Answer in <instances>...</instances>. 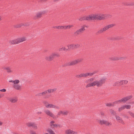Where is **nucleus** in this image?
Returning a JSON list of instances; mask_svg holds the SVG:
<instances>
[{
    "label": "nucleus",
    "instance_id": "f257e3e1",
    "mask_svg": "<svg viewBox=\"0 0 134 134\" xmlns=\"http://www.w3.org/2000/svg\"><path fill=\"white\" fill-rule=\"evenodd\" d=\"M106 79L107 78L105 77H103L101 78L99 80H96L92 83H88L86 85V87H93L95 86L98 87H101L105 83Z\"/></svg>",
    "mask_w": 134,
    "mask_h": 134
},
{
    "label": "nucleus",
    "instance_id": "f03ea898",
    "mask_svg": "<svg viewBox=\"0 0 134 134\" xmlns=\"http://www.w3.org/2000/svg\"><path fill=\"white\" fill-rule=\"evenodd\" d=\"M104 14L97 13L91 14L92 20H101L105 19Z\"/></svg>",
    "mask_w": 134,
    "mask_h": 134
},
{
    "label": "nucleus",
    "instance_id": "7ed1b4c3",
    "mask_svg": "<svg viewBox=\"0 0 134 134\" xmlns=\"http://www.w3.org/2000/svg\"><path fill=\"white\" fill-rule=\"evenodd\" d=\"M9 82L13 83V86L15 89L19 91L21 90V86L18 84L20 82V81L19 80H11L9 81Z\"/></svg>",
    "mask_w": 134,
    "mask_h": 134
},
{
    "label": "nucleus",
    "instance_id": "20e7f679",
    "mask_svg": "<svg viewBox=\"0 0 134 134\" xmlns=\"http://www.w3.org/2000/svg\"><path fill=\"white\" fill-rule=\"evenodd\" d=\"M115 25L114 24H111L108 25L104 27L103 28H102L99 30L97 32L98 34H100L103 33V32L107 30H108L109 28L112 27Z\"/></svg>",
    "mask_w": 134,
    "mask_h": 134
},
{
    "label": "nucleus",
    "instance_id": "39448f33",
    "mask_svg": "<svg viewBox=\"0 0 134 134\" xmlns=\"http://www.w3.org/2000/svg\"><path fill=\"white\" fill-rule=\"evenodd\" d=\"M86 27V26L84 25L82 26L81 28L77 30L74 32V36H77L81 34L85 30V27Z\"/></svg>",
    "mask_w": 134,
    "mask_h": 134
},
{
    "label": "nucleus",
    "instance_id": "423d86ee",
    "mask_svg": "<svg viewBox=\"0 0 134 134\" xmlns=\"http://www.w3.org/2000/svg\"><path fill=\"white\" fill-rule=\"evenodd\" d=\"M78 19L80 21H82L84 20H92L91 15H89L88 16H85L81 17H80Z\"/></svg>",
    "mask_w": 134,
    "mask_h": 134
},
{
    "label": "nucleus",
    "instance_id": "0eeeda50",
    "mask_svg": "<svg viewBox=\"0 0 134 134\" xmlns=\"http://www.w3.org/2000/svg\"><path fill=\"white\" fill-rule=\"evenodd\" d=\"M77 64L75 60H73L71 62H69L67 63H65L62 65L63 67H65L67 66H70L74 65Z\"/></svg>",
    "mask_w": 134,
    "mask_h": 134
},
{
    "label": "nucleus",
    "instance_id": "6e6552de",
    "mask_svg": "<svg viewBox=\"0 0 134 134\" xmlns=\"http://www.w3.org/2000/svg\"><path fill=\"white\" fill-rule=\"evenodd\" d=\"M46 13V11H43L37 13L36 15L34 17V19H36L40 18L42 14H44Z\"/></svg>",
    "mask_w": 134,
    "mask_h": 134
},
{
    "label": "nucleus",
    "instance_id": "1a4fd4ad",
    "mask_svg": "<svg viewBox=\"0 0 134 134\" xmlns=\"http://www.w3.org/2000/svg\"><path fill=\"white\" fill-rule=\"evenodd\" d=\"M115 117L116 121L118 122L121 123L123 125H125V123L122 119L118 115H115Z\"/></svg>",
    "mask_w": 134,
    "mask_h": 134
},
{
    "label": "nucleus",
    "instance_id": "9d476101",
    "mask_svg": "<svg viewBox=\"0 0 134 134\" xmlns=\"http://www.w3.org/2000/svg\"><path fill=\"white\" fill-rule=\"evenodd\" d=\"M44 112L48 116L53 118L54 116V114L48 109H46L44 110Z\"/></svg>",
    "mask_w": 134,
    "mask_h": 134
},
{
    "label": "nucleus",
    "instance_id": "9b49d317",
    "mask_svg": "<svg viewBox=\"0 0 134 134\" xmlns=\"http://www.w3.org/2000/svg\"><path fill=\"white\" fill-rule=\"evenodd\" d=\"M65 133L66 134H77L78 132L77 131H74L70 129H68L65 130Z\"/></svg>",
    "mask_w": 134,
    "mask_h": 134
},
{
    "label": "nucleus",
    "instance_id": "f8f14e48",
    "mask_svg": "<svg viewBox=\"0 0 134 134\" xmlns=\"http://www.w3.org/2000/svg\"><path fill=\"white\" fill-rule=\"evenodd\" d=\"M27 126L29 127H32L35 129H37V127L35 123L33 122H29L27 124Z\"/></svg>",
    "mask_w": 134,
    "mask_h": 134
},
{
    "label": "nucleus",
    "instance_id": "ddd939ff",
    "mask_svg": "<svg viewBox=\"0 0 134 134\" xmlns=\"http://www.w3.org/2000/svg\"><path fill=\"white\" fill-rule=\"evenodd\" d=\"M8 100L11 103H14L17 102L18 99L16 97H15L13 98H10Z\"/></svg>",
    "mask_w": 134,
    "mask_h": 134
},
{
    "label": "nucleus",
    "instance_id": "4468645a",
    "mask_svg": "<svg viewBox=\"0 0 134 134\" xmlns=\"http://www.w3.org/2000/svg\"><path fill=\"white\" fill-rule=\"evenodd\" d=\"M54 57L53 53L49 56H47L46 57V59L48 61H51L53 59Z\"/></svg>",
    "mask_w": 134,
    "mask_h": 134
},
{
    "label": "nucleus",
    "instance_id": "2eb2a0df",
    "mask_svg": "<svg viewBox=\"0 0 134 134\" xmlns=\"http://www.w3.org/2000/svg\"><path fill=\"white\" fill-rule=\"evenodd\" d=\"M17 39L18 43H19L20 42H22L25 41L26 40V39L25 37H22L18 38H17Z\"/></svg>",
    "mask_w": 134,
    "mask_h": 134
},
{
    "label": "nucleus",
    "instance_id": "dca6fc26",
    "mask_svg": "<svg viewBox=\"0 0 134 134\" xmlns=\"http://www.w3.org/2000/svg\"><path fill=\"white\" fill-rule=\"evenodd\" d=\"M9 43H10L13 44H18L17 39L15 40H10L9 41Z\"/></svg>",
    "mask_w": 134,
    "mask_h": 134
},
{
    "label": "nucleus",
    "instance_id": "f3484780",
    "mask_svg": "<svg viewBox=\"0 0 134 134\" xmlns=\"http://www.w3.org/2000/svg\"><path fill=\"white\" fill-rule=\"evenodd\" d=\"M24 25V23H21L20 24H18L16 25H14L13 26L15 28H18L20 27L21 26H23Z\"/></svg>",
    "mask_w": 134,
    "mask_h": 134
},
{
    "label": "nucleus",
    "instance_id": "a211bd4d",
    "mask_svg": "<svg viewBox=\"0 0 134 134\" xmlns=\"http://www.w3.org/2000/svg\"><path fill=\"white\" fill-rule=\"evenodd\" d=\"M111 60L115 61L118 60H119V57H117L116 56H113L111 57H110L109 58Z\"/></svg>",
    "mask_w": 134,
    "mask_h": 134
},
{
    "label": "nucleus",
    "instance_id": "6ab92c4d",
    "mask_svg": "<svg viewBox=\"0 0 134 134\" xmlns=\"http://www.w3.org/2000/svg\"><path fill=\"white\" fill-rule=\"evenodd\" d=\"M75 44H68L67 45V47L68 48H71L72 49H76Z\"/></svg>",
    "mask_w": 134,
    "mask_h": 134
},
{
    "label": "nucleus",
    "instance_id": "aec40b11",
    "mask_svg": "<svg viewBox=\"0 0 134 134\" xmlns=\"http://www.w3.org/2000/svg\"><path fill=\"white\" fill-rule=\"evenodd\" d=\"M57 90L56 88H54L53 89H49L47 90L48 93H52L54 92Z\"/></svg>",
    "mask_w": 134,
    "mask_h": 134
},
{
    "label": "nucleus",
    "instance_id": "412c9836",
    "mask_svg": "<svg viewBox=\"0 0 134 134\" xmlns=\"http://www.w3.org/2000/svg\"><path fill=\"white\" fill-rule=\"evenodd\" d=\"M4 69L7 70L8 73H10L13 72V71L11 70L10 68L9 67H6Z\"/></svg>",
    "mask_w": 134,
    "mask_h": 134
},
{
    "label": "nucleus",
    "instance_id": "4be33fe9",
    "mask_svg": "<svg viewBox=\"0 0 134 134\" xmlns=\"http://www.w3.org/2000/svg\"><path fill=\"white\" fill-rule=\"evenodd\" d=\"M121 39V37L119 36H116L113 37L111 39L112 40H120Z\"/></svg>",
    "mask_w": 134,
    "mask_h": 134
},
{
    "label": "nucleus",
    "instance_id": "5701e85b",
    "mask_svg": "<svg viewBox=\"0 0 134 134\" xmlns=\"http://www.w3.org/2000/svg\"><path fill=\"white\" fill-rule=\"evenodd\" d=\"M94 80V78H91L90 79L87 80L85 82L88 83L90 82V83H92Z\"/></svg>",
    "mask_w": 134,
    "mask_h": 134
},
{
    "label": "nucleus",
    "instance_id": "b1692460",
    "mask_svg": "<svg viewBox=\"0 0 134 134\" xmlns=\"http://www.w3.org/2000/svg\"><path fill=\"white\" fill-rule=\"evenodd\" d=\"M110 113L113 115H115L116 114V111L112 109H110L109 110Z\"/></svg>",
    "mask_w": 134,
    "mask_h": 134
},
{
    "label": "nucleus",
    "instance_id": "393cba45",
    "mask_svg": "<svg viewBox=\"0 0 134 134\" xmlns=\"http://www.w3.org/2000/svg\"><path fill=\"white\" fill-rule=\"evenodd\" d=\"M105 120H99L98 122L101 125L105 124L106 122Z\"/></svg>",
    "mask_w": 134,
    "mask_h": 134
},
{
    "label": "nucleus",
    "instance_id": "a878e982",
    "mask_svg": "<svg viewBox=\"0 0 134 134\" xmlns=\"http://www.w3.org/2000/svg\"><path fill=\"white\" fill-rule=\"evenodd\" d=\"M104 15L105 16V19L108 18H110L112 16L111 15L108 14H104Z\"/></svg>",
    "mask_w": 134,
    "mask_h": 134
},
{
    "label": "nucleus",
    "instance_id": "bb28decb",
    "mask_svg": "<svg viewBox=\"0 0 134 134\" xmlns=\"http://www.w3.org/2000/svg\"><path fill=\"white\" fill-rule=\"evenodd\" d=\"M125 108V105H123L119 108L118 109V110L119 112L121 111L122 110L124 109Z\"/></svg>",
    "mask_w": 134,
    "mask_h": 134
},
{
    "label": "nucleus",
    "instance_id": "cd10ccee",
    "mask_svg": "<svg viewBox=\"0 0 134 134\" xmlns=\"http://www.w3.org/2000/svg\"><path fill=\"white\" fill-rule=\"evenodd\" d=\"M120 100L121 102H122L124 103L127 101V99L126 98V97H125L120 99Z\"/></svg>",
    "mask_w": 134,
    "mask_h": 134
},
{
    "label": "nucleus",
    "instance_id": "c85d7f7f",
    "mask_svg": "<svg viewBox=\"0 0 134 134\" xmlns=\"http://www.w3.org/2000/svg\"><path fill=\"white\" fill-rule=\"evenodd\" d=\"M52 106V108H53L55 109H60L59 107L58 106H56L55 105L53 104Z\"/></svg>",
    "mask_w": 134,
    "mask_h": 134
},
{
    "label": "nucleus",
    "instance_id": "c756f323",
    "mask_svg": "<svg viewBox=\"0 0 134 134\" xmlns=\"http://www.w3.org/2000/svg\"><path fill=\"white\" fill-rule=\"evenodd\" d=\"M105 125L106 126H109L110 125H112V124L111 122H109L107 121L106 120Z\"/></svg>",
    "mask_w": 134,
    "mask_h": 134
},
{
    "label": "nucleus",
    "instance_id": "7c9ffc66",
    "mask_svg": "<svg viewBox=\"0 0 134 134\" xmlns=\"http://www.w3.org/2000/svg\"><path fill=\"white\" fill-rule=\"evenodd\" d=\"M77 64L82 61V59L81 58H79L78 59L75 60Z\"/></svg>",
    "mask_w": 134,
    "mask_h": 134
},
{
    "label": "nucleus",
    "instance_id": "2f4dec72",
    "mask_svg": "<svg viewBox=\"0 0 134 134\" xmlns=\"http://www.w3.org/2000/svg\"><path fill=\"white\" fill-rule=\"evenodd\" d=\"M128 113L132 117L134 118V113L131 111H128Z\"/></svg>",
    "mask_w": 134,
    "mask_h": 134
},
{
    "label": "nucleus",
    "instance_id": "473e14b6",
    "mask_svg": "<svg viewBox=\"0 0 134 134\" xmlns=\"http://www.w3.org/2000/svg\"><path fill=\"white\" fill-rule=\"evenodd\" d=\"M48 132L50 134H55L54 132L51 129H49L48 130Z\"/></svg>",
    "mask_w": 134,
    "mask_h": 134
},
{
    "label": "nucleus",
    "instance_id": "72a5a7b5",
    "mask_svg": "<svg viewBox=\"0 0 134 134\" xmlns=\"http://www.w3.org/2000/svg\"><path fill=\"white\" fill-rule=\"evenodd\" d=\"M68 111L67 110H65L63 111V115H66L68 114Z\"/></svg>",
    "mask_w": 134,
    "mask_h": 134
},
{
    "label": "nucleus",
    "instance_id": "f704fd0d",
    "mask_svg": "<svg viewBox=\"0 0 134 134\" xmlns=\"http://www.w3.org/2000/svg\"><path fill=\"white\" fill-rule=\"evenodd\" d=\"M113 86H120L119 81H118L115 83L113 85Z\"/></svg>",
    "mask_w": 134,
    "mask_h": 134
},
{
    "label": "nucleus",
    "instance_id": "c9c22d12",
    "mask_svg": "<svg viewBox=\"0 0 134 134\" xmlns=\"http://www.w3.org/2000/svg\"><path fill=\"white\" fill-rule=\"evenodd\" d=\"M83 77H85L89 76V73H83Z\"/></svg>",
    "mask_w": 134,
    "mask_h": 134
},
{
    "label": "nucleus",
    "instance_id": "e433bc0d",
    "mask_svg": "<svg viewBox=\"0 0 134 134\" xmlns=\"http://www.w3.org/2000/svg\"><path fill=\"white\" fill-rule=\"evenodd\" d=\"M53 54L54 56V57H59V55L58 53H53Z\"/></svg>",
    "mask_w": 134,
    "mask_h": 134
},
{
    "label": "nucleus",
    "instance_id": "4c0bfd02",
    "mask_svg": "<svg viewBox=\"0 0 134 134\" xmlns=\"http://www.w3.org/2000/svg\"><path fill=\"white\" fill-rule=\"evenodd\" d=\"M52 126H51L52 127L54 128L55 127H57L58 126H59V125H57L56 124H53V125H52Z\"/></svg>",
    "mask_w": 134,
    "mask_h": 134
},
{
    "label": "nucleus",
    "instance_id": "58836bf2",
    "mask_svg": "<svg viewBox=\"0 0 134 134\" xmlns=\"http://www.w3.org/2000/svg\"><path fill=\"white\" fill-rule=\"evenodd\" d=\"M63 111L60 110L59 111L57 114V115L60 116L61 115H63Z\"/></svg>",
    "mask_w": 134,
    "mask_h": 134
},
{
    "label": "nucleus",
    "instance_id": "ea45409f",
    "mask_svg": "<svg viewBox=\"0 0 134 134\" xmlns=\"http://www.w3.org/2000/svg\"><path fill=\"white\" fill-rule=\"evenodd\" d=\"M47 93V90L45 91L44 92L40 93L41 96H44V95H45Z\"/></svg>",
    "mask_w": 134,
    "mask_h": 134
},
{
    "label": "nucleus",
    "instance_id": "a19ab883",
    "mask_svg": "<svg viewBox=\"0 0 134 134\" xmlns=\"http://www.w3.org/2000/svg\"><path fill=\"white\" fill-rule=\"evenodd\" d=\"M125 97L126 99H127V101L128 100L132 98V96L131 95H130Z\"/></svg>",
    "mask_w": 134,
    "mask_h": 134
},
{
    "label": "nucleus",
    "instance_id": "79ce46f5",
    "mask_svg": "<svg viewBox=\"0 0 134 134\" xmlns=\"http://www.w3.org/2000/svg\"><path fill=\"white\" fill-rule=\"evenodd\" d=\"M66 48L65 47H63L62 48H60L59 49V51H63H63H65Z\"/></svg>",
    "mask_w": 134,
    "mask_h": 134
},
{
    "label": "nucleus",
    "instance_id": "37998d69",
    "mask_svg": "<svg viewBox=\"0 0 134 134\" xmlns=\"http://www.w3.org/2000/svg\"><path fill=\"white\" fill-rule=\"evenodd\" d=\"M122 4L125 5H129V3L127 2H124L122 3Z\"/></svg>",
    "mask_w": 134,
    "mask_h": 134
},
{
    "label": "nucleus",
    "instance_id": "c03bdc74",
    "mask_svg": "<svg viewBox=\"0 0 134 134\" xmlns=\"http://www.w3.org/2000/svg\"><path fill=\"white\" fill-rule=\"evenodd\" d=\"M125 108L127 109H129L131 108V105H125Z\"/></svg>",
    "mask_w": 134,
    "mask_h": 134
},
{
    "label": "nucleus",
    "instance_id": "a18cd8bd",
    "mask_svg": "<svg viewBox=\"0 0 134 134\" xmlns=\"http://www.w3.org/2000/svg\"><path fill=\"white\" fill-rule=\"evenodd\" d=\"M116 104H119L121 102V101L120 100H116L114 102Z\"/></svg>",
    "mask_w": 134,
    "mask_h": 134
},
{
    "label": "nucleus",
    "instance_id": "49530a36",
    "mask_svg": "<svg viewBox=\"0 0 134 134\" xmlns=\"http://www.w3.org/2000/svg\"><path fill=\"white\" fill-rule=\"evenodd\" d=\"M52 104H49V105H47L46 108H52Z\"/></svg>",
    "mask_w": 134,
    "mask_h": 134
},
{
    "label": "nucleus",
    "instance_id": "de8ad7c7",
    "mask_svg": "<svg viewBox=\"0 0 134 134\" xmlns=\"http://www.w3.org/2000/svg\"><path fill=\"white\" fill-rule=\"evenodd\" d=\"M43 103L45 105V106L46 107L47 105H49L48 103L47 102V101H44L43 102Z\"/></svg>",
    "mask_w": 134,
    "mask_h": 134
},
{
    "label": "nucleus",
    "instance_id": "09e8293b",
    "mask_svg": "<svg viewBox=\"0 0 134 134\" xmlns=\"http://www.w3.org/2000/svg\"><path fill=\"white\" fill-rule=\"evenodd\" d=\"M51 97L50 95H46L44 97V98L45 99Z\"/></svg>",
    "mask_w": 134,
    "mask_h": 134
},
{
    "label": "nucleus",
    "instance_id": "8fccbe9b",
    "mask_svg": "<svg viewBox=\"0 0 134 134\" xmlns=\"http://www.w3.org/2000/svg\"><path fill=\"white\" fill-rule=\"evenodd\" d=\"M105 105L106 106H108V107H110L111 106V103H106L105 104Z\"/></svg>",
    "mask_w": 134,
    "mask_h": 134
},
{
    "label": "nucleus",
    "instance_id": "3c124183",
    "mask_svg": "<svg viewBox=\"0 0 134 134\" xmlns=\"http://www.w3.org/2000/svg\"><path fill=\"white\" fill-rule=\"evenodd\" d=\"M129 5H134V2H129Z\"/></svg>",
    "mask_w": 134,
    "mask_h": 134
},
{
    "label": "nucleus",
    "instance_id": "603ef678",
    "mask_svg": "<svg viewBox=\"0 0 134 134\" xmlns=\"http://www.w3.org/2000/svg\"><path fill=\"white\" fill-rule=\"evenodd\" d=\"M123 81V84H127L128 82V81L127 80H122Z\"/></svg>",
    "mask_w": 134,
    "mask_h": 134
},
{
    "label": "nucleus",
    "instance_id": "864d4df0",
    "mask_svg": "<svg viewBox=\"0 0 134 134\" xmlns=\"http://www.w3.org/2000/svg\"><path fill=\"white\" fill-rule=\"evenodd\" d=\"M126 58V57H119V60H123L125 59Z\"/></svg>",
    "mask_w": 134,
    "mask_h": 134
},
{
    "label": "nucleus",
    "instance_id": "5fc2aeb1",
    "mask_svg": "<svg viewBox=\"0 0 134 134\" xmlns=\"http://www.w3.org/2000/svg\"><path fill=\"white\" fill-rule=\"evenodd\" d=\"M75 45L76 49L79 47L80 46V45L78 44H75Z\"/></svg>",
    "mask_w": 134,
    "mask_h": 134
},
{
    "label": "nucleus",
    "instance_id": "6e6d98bb",
    "mask_svg": "<svg viewBox=\"0 0 134 134\" xmlns=\"http://www.w3.org/2000/svg\"><path fill=\"white\" fill-rule=\"evenodd\" d=\"M55 122L53 121H52L50 122V125L51 126H52V125H53Z\"/></svg>",
    "mask_w": 134,
    "mask_h": 134
},
{
    "label": "nucleus",
    "instance_id": "4d7b16f0",
    "mask_svg": "<svg viewBox=\"0 0 134 134\" xmlns=\"http://www.w3.org/2000/svg\"><path fill=\"white\" fill-rule=\"evenodd\" d=\"M6 91V90L5 89H2L0 90V91L1 92H5Z\"/></svg>",
    "mask_w": 134,
    "mask_h": 134
},
{
    "label": "nucleus",
    "instance_id": "13d9d810",
    "mask_svg": "<svg viewBox=\"0 0 134 134\" xmlns=\"http://www.w3.org/2000/svg\"><path fill=\"white\" fill-rule=\"evenodd\" d=\"M30 132L31 134H36L35 132L33 131H31Z\"/></svg>",
    "mask_w": 134,
    "mask_h": 134
},
{
    "label": "nucleus",
    "instance_id": "bf43d9fd",
    "mask_svg": "<svg viewBox=\"0 0 134 134\" xmlns=\"http://www.w3.org/2000/svg\"><path fill=\"white\" fill-rule=\"evenodd\" d=\"M64 28L63 26H59V29H63Z\"/></svg>",
    "mask_w": 134,
    "mask_h": 134
},
{
    "label": "nucleus",
    "instance_id": "052dcab7",
    "mask_svg": "<svg viewBox=\"0 0 134 134\" xmlns=\"http://www.w3.org/2000/svg\"><path fill=\"white\" fill-rule=\"evenodd\" d=\"M73 26V25H68L67 26V27H68V28L69 29H70V28L72 27Z\"/></svg>",
    "mask_w": 134,
    "mask_h": 134
},
{
    "label": "nucleus",
    "instance_id": "680f3d73",
    "mask_svg": "<svg viewBox=\"0 0 134 134\" xmlns=\"http://www.w3.org/2000/svg\"><path fill=\"white\" fill-rule=\"evenodd\" d=\"M80 76V78H81L83 77V73H82L79 75Z\"/></svg>",
    "mask_w": 134,
    "mask_h": 134
},
{
    "label": "nucleus",
    "instance_id": "e2e57ef3",
    "mask_svg": "<svg viewBox=\"0 0 134 134\" xmlns=\"http://www.w3.org/2000/svg\"><path fill=\"white\" fill-rule=\"evenodd\" d=\"M111 106H114L115 105V102H114L112 103H111Z\"/></svg>",
    "mask_w": 134,
    "mask_h": 134
},
{
    "label": "nucleus",
    "instance_id": "0e129e2a",
    "mask_svg": "<svg viewBox=\"0 0 134 134\" xmlns=\"http://www.w3.org/2000/svg\"><path fill=\"white\" fill-rule=\"evenodd\" d=\"M100 114L102 116H103L104 115V112H100Z\"/></svg>",
    "mask_w": 134,
    "mask_h": 134
},
{
    "label": "nucleus",
    "instance_id": "69168bd1",
    "mask_svg": "<svg viewBox=\"0 0 134 134\" xmlns=\"http://www.w3.org/2000/svg\"><path fill=\"white\" fill-rule=\"evenodd\" d=\"M98 71H93L92 73L93 75H94Z\"/></svg>",
    "mask_w": 134,
    "mask_h": 134
},
{
    "label": "nucleus",
    "instance_id": "338daca9",
    "mask_svg": "<svg viewBox=\"0 0 134 134\" xmlns=\"http://www.w3.org/2000/svg\"><path fill=\"white\" fill-rule=\"evenodd\" d=\"M119 83H120V85H121L123 84V81H122V80L121 81H120Z\"/></svg>",
    "mask_w": 134,
    "mask_h": 134
},
{
    "label": "nucleus",
    "instance_id": "774afa93",
    "mask_svg": "<svg viewBox=\"0 0 134 134\" xmlns=\"http://www.w3.org/2000/svg\"><path fill=\"white\" fill-rule=\"evenodd\" d=\"M36 96H41V95L40 93H38V94H36Z\"/></svg>",
    "mask_w": 134,
    "mask_h": 134
}]
</instances>
